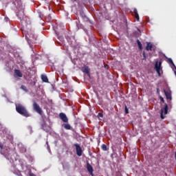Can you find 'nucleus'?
Returning <instances> with one entry per match:
<instances>
[{
	"label": "nucleus",
	"instance_id": "25",
	"mask_svg": "<svg viewBox=\"0 0 176 176\" xmlns=\"http://www.w3.org/2000/svg\"><path fill=\"white\" fill-rule=\"evenodd\" d=\"M98 116L100 118H103L104 115L102 114V113H98Z\"/></svg>",
	"mask_w": 176,
	"mask_h": 176
},
{
	"label": "nucleus",
	"instance_id": "9",
	"mask_svg": "<svg viewBox=\"0 0 176 176\" xmlns=\"http://www.w3.org/2000/svg\"><path fill=\"white\" fill-rule=\"evenodd\" d=\"M87 170L89 172V174L93 176V171H94V170L93 169V166L89 163H87Z\"/></svg>",
	"mask_w": 176,
	"mask_h": 176
},
{
	"label": "nucleus",
	"instance_id": "5",
	"mask_svg": "<svg viewBox=\"0 0 176 176\" xmlns=\"http://www.w3.org/2000/svg\"><path fill=\"white\" fill-rule=\"evenodd\" d=\"M74 146H76V155L78 156H80L82 155V148L80 147V145H79L78 144H74Z\"/></svg>",
	"mask_w": 176,
	"mask_h": 176
},
{
	"label": "nucleus",
	"instance_id": "2",
	"mask_svg": "<svg viewBox=\"0 0 176 176\" xmlns=\"http://www.w3.org/2000/svg\"><path fill=\"white\" fill-rule=\"evenodd\" d=\"M17 16L19 17V20H21V23L22 24H25V25L28 24L30 18L24 14V11H19L17 14Z\"/></svg>",
	"mask_w": 176,
	"mask_h": 176
},
{
	"label": "nucleus",
	"instance_id": "3",
	"mask_svg": "<svg viewBox=\"0 0 176 176\" xmlns=\"http://www.w3.org/2000/svg\"><path fill=\"white\" fill-rule=\"evenodd\" d=\"M33 109L35 112H37L39 115H42V109L41 108V106L36 103V102L34 101L33 102Z\"/></svg>",
	"mask_w": 176,
	"mask_h": 176
},
{
	"label": "nucleus",
	"instance_id": "6",
	"mask_svg": "<svg viewBox=\"0 0 176 176\" xmlns=\"http://www.w3.org/2000/svg\"><path fill=\"white\" fill-rule=\"evenodd\" d=\"M161 112L164 113V115L168 113V104L167 103H164V105L161 107Z\"/></svg>",
	"mask_w": 176,
	"mask_h": 176
},
{
	"label": "nucleus",
	"instance_id": "16",
	"mask_svg": "<svg viewBox=\"0 0 176 176\" xmlns=\"http://www.w3.org/2000/svg\"><path fill=\"white\" fill-rule=\"evenodd\" d=\"M101 149L103 150L104 152L108 151V147H107V144H102Z\"/></svg>",
	"mask_w": 176,
	"mask_h": 176
},
{
	"label": "nucleus",
	"instance_id": "27",
	"mask_svg": "<svg viewBox=\"0 0 176 176\" xmlns=\"http://www.w3.org/2000/svg\"><path fill=\"white\" fill-rule=\"evenodd\" d=\"M30 176H36V175L35 174H34L33 173H30Z\"/></svg>",
	"mask_w": 176,
	"mask_h": 176
},
{
	"label": "nucleus",
	"instance_id": "11",
	"mask_svg": "<svg viewBox=\"0 0 176 176\" xmlns=\"http://www.w3.org/2000/svg\"><path fill=\"white\" fill-rule=\"evenodd\" d=\"M164 94L166 97V100H172V98H171V93L166 91V90H164Z\"/></svg>",
	"mask_w": 176,
	"mask_h": 176
},
{
	"label": "nucleus",
	"instance_id": "15",
	"mask_svg": "<svg viewBox=\"0 0 176 176\" xmlns=\"http://www.w3.org/2000/svg\"><path fill=\"white\" fill-rule=\"evenodd\" d=\"M137 43L140 50H142V44L141 43V41H140V40L138 39Z\"/></svg>",
	"mask_w": 176,
	"mask_h": 176
},
{
	"label": "nucleus",
	"instance_id": "14",
	"mask_svg": "<svg viewBox=\"0 0 176 176\" xmlns=\"http://www.w3.org/2000/svg\"><path fill=\"white\" fill-rule=\"evenodd\" d=\"M82 72H85V74H89L90 69H89V67H84V68L82 69Z\"/></svg>",
	"mask_w": 176,
	"mask_h": 176
},
{
	"label": "nucleus",
	"instance_id": "21",
	"mask_svg": "<svg viewBox=\"0 0 176 176\" xmlns=\"http://www.w3.org/2000/svg\"><path fill=\"white\" fill-rule=\"evenodd\" d=\"M160 100L161 102H163V104H166V103L164 102V98H163V97L160 96Z\"/></svg>",
	"mask_w": 176,
	"mask_h": 176
},
{
	"label": "nucleus",
	"instance_id": "10",
	"mask_svg": "<svg viewBox=\"0 0 176 176\" xmlns=\"http://www.w3.org/2000/svg\"><path fill=\"white\" fill-rule=\"evenodd\" d=\"M41 80L43 82H45V83H49V78H47V76L42 74L41 75Z\"/></svg>",
	"mask_w": 176,
	"mask_h": 176
},
{
	"label": "nucleus",
	"instance_id": "23",
	"mask_svg": "<svg viewBox=\"0 0 176 176\" xmlns=\"http://www.w3.org/2000/svg\"><path fill=\"white\" fill-rule=\"evenodd\" d=\"M142 56H143V60H146V56L145 55V52H143Z\"/></svg>",
	"mask_w": 176,
	"mask_h": 176
},
{
	"label": "nucleus",
	"instance_id": "18",
	"mask_svg": "<svg viewBox=\"0 0 176 176\" xmlns=\"http://www.w3.org/2000/svg\"><path fill=\"white\" fill-rule=\"evenodd\" d=\"M64 128L66 129V130H71V125H69V124H65Z\"/></svg>",
	"mask_w": 176,
	"mask_h": 176
},
{
	"label": "nucleus",
	"instance_id": "28",
	"mask_svg": "<svg viewBox=\"0 0 176 176\" xmlns=\"http://www.w3.org/2000/svg\"><path fill=\"white\" fill-rule=\"evenodd\" d=\"M5 20H6V21H9V18L6 17V18H5Z\"/></svg>",
	"mask_w": 176,
	"mask_h": 176
},
{
	"label": "nucleus",
	"instance_id": "7",
	"mask_svg": "<svg viewBox=\"0 0 176 176\" xmlns=\"http://www.w3.org/2000/svg\"><path fill=\"white\" fill-rule=\"evenodd\" d=\"M59 118L64 122L65 123H68V118L67 117V115L64 113H60L59 114Z\"/></svg>",
	"mask_w": 176,
	"mask_h": 176
},
{
	"label": "nucleus",
	"instance_id": "20",
	"mask_svg": "<svg viewBox=\"0 0 176 176\" xmlns=\"http://www.w3.org/2000/svg\"><path fill=\"white\" fill-rule=\"evenodd\" d=\"M84 20H85V21H87V23H91V21H90V19H89L88 18H87V16H84Z\"/></svg>",
	"mask_w": 176,
	"mask_h": 176
},
{
	"label": "nucleus",
	"instance_id": "1",
	"mask_svg": "<svg viewBox=\"0 0 176 176\" xmlns=\"http://www.w3.org/2000/svg\"><path fill=\"white\" fill-rule=\"evenodd\" d=\"M16 111L19 115H21L22 116H24L25 118H30L31 116V114L28 112V110H27V108L20 103L15 104Z\"/></svg>",
	"mask_w": 176,
	"mask_h": 176
},
{
	"label": "nucleus",
	"instance_id": "13",
	"mask_svg": "<svg viewBox=\"0 0 176 176\" xmlns=\"http://www.w3.org/2000/svg\"><path fill=\"white\" fill-rule=\"evenodd\" d=\"M135 17L136 20L138 21L140 20V15H138V11L137 10V8H134L133 10Z\"/></svg>",
	"mask_w": 176,
	"mask_h": 176
},
{
	"label": "nucleus",
	"instance_id": "24",
	"mask_svg": "<svg viewBox=\"0 0 176 176\" xmlns=\"http://www.w3.org/2000/svg\"><path fill=\"white\" fill-rule=\"evenodd\" d=\"M160 118L161 119H164V116L163 115V113L162 111L160 113Z\"/></svg>",
	"mask_w": 176,
	"mask_h": 176
},
{
	"label": "nucleus",
	"instance_id": "31",
	"mask_svg": "<svg viewBox=\"0 0 176 176\" xmlns=\"http://www.w3.org/2000/svg\"><path fill=\"white\" fill-rule=\"evenodd\" d=\"M157 93H159V89H157Z\"/></svg>",
	"mask_w": 176,
	"mask_h": 176
},
{
	"label": "nucleus",
	"instance_id": "8",
	"mask_svg": "<svg viewBox=\"0 0 176 176\" xmlns=\"http://www.w3.org/2000/svg\"><path fill=\"white\" fill-rule=\"evenodd\" d=\"M153 49V44H151L150 42H146V50L147 52H152Z\"/></svg>",
	"mask_w": 176,
	"mask_h": 176
},
{
	"label": "nucleus",
	"instance_id": "22",
	"mask_svg": "<svg viewBox=\"0 0 176 176\" xmlns=\"http://www.w3.org/2000/svg\"><path fill=\"white\" fill-rule=\"evenodd\" d=\"M125 113L127 115L129 113V109L127 108V106H125Z\"/></svg>",
	"mask_w": 176,
	"mask_h": 176
},
{
	"label": "nucleus",
	"instance_id": "17",
	"mask_svg": "<svg viewBox=\"0 0 176 176\" xmlns=\"http://www.w3.org/2000/svg\"><path fill=\"white\" fill-rule=\"evenodd\" d=\"M29 41L30 42H34V41H36V37L34 38V35L30 36Z\"/></svg>",
	"mask_w": 176,
	"mask_h": 176
},
{
	"label": "nucleus",
	"instance_id": "12",
	"mask_svg": "<svg viewBox=\"0 0 176 176\" xmlns=\"http://www.w3.org/2000/svg\"><path fill=\"white\" fill-rule=\"evenodd\" d=\"M14 74L16 76H19V78H23V74L19 69H15Z\"/></svg>",
	"mask_w": 176,
	"mask_h": 176
},
{
	"label": "nucleus",
	"instance_id": "19",
	"mask_svg": "<svg viewBox=\"0 0 176 176\" xmlns=\"http://www.w3.org/2000/svg\"><path fill=\"white\" fill-rule=\"evenodd\" d=\"M21 89L26 93L28 91V89H27V87H25V85H21Z\"/></svg>",
	"mask_w": 176,
	"mask_h": 176
},
{
	"label": "nucleus",
	"instance_id": "30",
	"mask_svg": "<svg viewBox=\"0 0 176 176\" xmlns=\"http://www.w3.org/2000/svg\"><path fill=\"white\" fill-rule=\"evenodd\" d=\"M108 67H109L108 65H105V68H108Z\"/></svg>",
	"mask_w": 176,
	"mask_h": 176
},
{
	"label": "nucleus",
	"instance_id": "4",
	"mask_svg": "<svg viewBox=\"0 0 176 176\" xmlns=\"http://www.w3.org/2000/svg\"><path fill=\"white\" fill-rule=\"evenodd\" d=\"M160 67H162V62H156L155 65V69L157 74H158V76H161Z\"/></svg>",
	"mask_w": 176,
	"mask_h": 176
},
{
	"label": "nucleus",
	"instance_id": "26",
	"mask_svg": "<svg viewBox=\"0 0 176 176\" xmlns=\"http://www.w3.org/2000/svg\"><path fill=\"white\" fill-rule=\"evenodd\" d=\"M0 149H3V144L0 143Z\"/></svg>",
	"mask_w": 176,
	"mask_h": 176
},
{
	"label": "nucleus",
	"instance_id": "29",
	"mask_svg": "<svg viewBox=\"0 0 176 176\" xmlns=\"http://www.w3.org/2000/svg\"><path fill=\"white\" fill-rule=\"evenodd\" d=\"M138 31H139V32L141 33V30L139 28H138Z\"/></svg>",
	"mask_w": 176,
	"mask_h": 176
}]
</instances>
